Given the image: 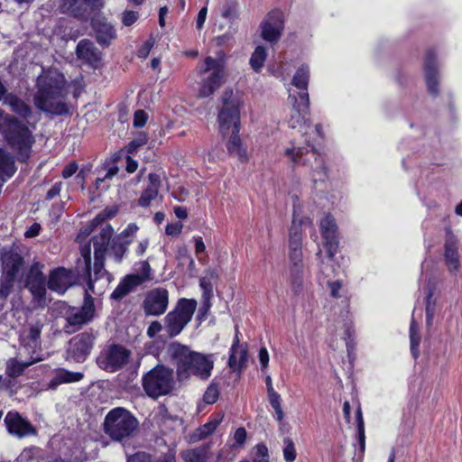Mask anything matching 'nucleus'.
Segmentation results:
<instances>
[{
  "mask_svg": "<svg viewBox=\"0 0 462 462\" xmlns=\"http://www.w3.org/2000/svg\"><path fill=\"white\" fill-rule=\"evenodd\" d=\"M143 387L148 396L159 398L171 392L174 387L172 371L164 365H156L143 376Z\"/></svg>",
  "mask_w": 462,
  "mask_h": 462,
  "instance_id": "6e6552de",
  "label": "nucleus"
},
{
  "mask_svg": "<svg viewBox=\"0 0 462 462\" xmlns=\"http://www.w3.org/2000/svg\"><path fill=\"white\" fill-rule=\"evenodd\" d=\"M230 137L226 142V148L230 155L236 157L241 162L248 161V154L245 147L243 145L238 134L229 133Z\"/></svg>",
  "mask_w": 462,
  "mask_h": 462,
  "instance_id": "c85d7f7f",
  "label": "nucleus"
},
{
  "mask_svg": "<svg viewBox=\"0 0 462 462\" xmlns=\"http://www.w3.org/2000/svg\"><path fill=\"white\" fill-rule=\"evenodd\" d=\"M223 106L219 110L217 122L223 136L229 133L238 134L240 131V100L233 91L226 90L222 95Z\"/></svg>",
  "mask_w": 462,
  "mask_h": 462,
  "instance_id": "0eeeda50",
  "label": "nucleus"
},
{
  "mask_svg": "<svg viewBox=\"0 0 462 462\" xmlns=\"http://www.w3.org/2000/svg\"><path fill=\"white\" fill-rule=\"evenodd\" d=\"M410 340H411V352L414 358L419 355V345L420 343V336L419 334V326L412 319L410 325Z\"/></svg>",
  "mask_w": 462,
  "mask_h": 462,
  "instance_id": "ea45409f",
  "label": "nucleus"
},
{
  "mask_svg": "<svg viewBox=\"0 0 462 462\" xmlns=\"http://www.w3.org/2000/svg\"><path fill=\"white\" fill-rule=\"evenodd\" d=\"M183 225L180 222L168 224L166 226L165 233L168 236H178L181 233Z\"/></svg>",
  "mask_w": 462,
  "mask_h": 462,
  "instance_id": "6e6d98bb",
  "label": "nucleus"
},
{
  "mask_svg": "<svg viewBox=\"0 0 462 462\" xmlns=\"http://www.w3.org/2000/svg\"><path fill=\"white\" fill-rule=\"evenodd\" d=\"M74 275L65 268H57L49 274L48 288L59 294H63L74 283Z\"/></svg>",
  "mask_w": 462,
  "mask_h": 462,
  "instance_id": "4be33fe9",
  "label": "nucleus"
},
{
  "mask_svg": "<svg viewBox=\"0 0 462 462\" xmlns=\"http://www.w3.org/2000/svg\"><path fill=\"white\" fill-rule=\"evenodd\" d=\"M78 171V164L76 162L69 163L62 171V177L68 179L76 173Z\"/></svg>",
  "mask_w": 462,
  "mask_h": 462,
  "instance_id": "bf43d9fd",
  "label": "nucleus"
},
{
  "mask_svg": "<svg viewBox=\"0 0 462 462\" xmlns=\"http://www.w3.org/2000/svg\"><path fill=\"white\" fill-rule=\"evenodd\" d=\"M147 121V115L143 110H137L134 116V125L135 127H143Z\"/></svg>",
  "mask_w": 462,
  "mask_h": 462,
  "instance_id": "5fc2aeb1",
  "label": "nucleus"
},
{
  "mask_svg": "<svg viewBox=\"0 0 462 462\" xmlns=\"http://www.w3.org/2000/svg\"><path fill=\"white\" fill-rule=\"evenodd\" d=\"M328 286L330 290V295L338 299L343 296L342 294V282L340 281L328 282Z\"/></svg>",
  "mask_w": 462,
  "mask_h": 462,
  "instance_id": "3c124183",
  "label": "nucleus"
},
{
  "mask_svg": "<svg viewBox=\"0 0 462 462\" xmlns=\"http://www.w3.org/2000/svg\"><path fill=\"white\" fill-rule=\"evenodd\" d=\"M151 266L147 261L134 264L135 273L126 275L111 294L115 300H121L133 291L137 286L151 279Z\"/></svg>",
  "mask_w": 462,
  "mask_h": 462,
  "instance_id": "ddd939ff",
  "label": "nucleus"
},
{
  "mask_svg": "<svg viewBox=\"0 0 462 462\" xmlns=\"http://www.w3.org/2000/svg\"><path fill=\"white\" fill-rule=\"evenodd\" d=\"M154 462H175V452L169 450L159 457Z\"/></svg>",
  "mask_w": 462,
  "mask_h": 462,
  "instance_id": "774afa93",
  "label": "nucleus"
},
{
  "mask_svg": "<svg viewBox=\"0 0 462 462\" xmlns=\"http://www.w3.org/2000/svg\"><path fill=\"white\" fill-rule=\"evenodd\" d=\"M113 229L106 226L102 229L98 236L93 239L95 263L90 265V245L88 243L80 247V258L78 260V268L82 269L88 276V288L85 292L101 294L108 282L106 272L104 269V260L106 246L110 241Z\"/></svg>",
  "mask_w": 462,
  "mask_h": 462,
  "instance_id": "f257e3e1",
  "label": "nucleus"
},
{
  "mask_svg": "<svg viewBox=\"0 0 462 462\" xmlns=\"http://www.w3.org/2000/svg\"><path fill=\"white\" fill-rule=\"evenodd\" d=\"M127 251V245L124 242L113 246V254L116 262H120Z\"/></svg>",
  "mask_w": 462,
  "mask_h": 462,
  "instance_id": "864d4df0",
  "label": "nucleus"
},
{
  "mask_svg": "<svg viewBox=\"0 0 462 462\" xmlns=\"http://www.w3.org/2000/svg\"><path fill=\"white\" fill-rule=\"evenodd\" d=\"M95 315L94 299L89 292H85L84 302L80 309L71 310L66 316L69 326H81L91 321Z\"/></svg>",
  "mask_w": 462,
  "mask_h": 462,
  "instance_id": "a211bd4d",
  "label": "nucleus"
},
{
  "mask_svg": "<svg viewBox=\"0 0 462 462\" xmlns=\"http://www.w3.org/2000/svg\"><path fill=\"white\" fill-rule=\"evenodd\" d=\"M303 148H291L286 150V154L291 157L294 163H300L301 162V156L303 154Z\"/></svg>",
  "mask_w": 462,
  "mask_h": 462,
  "instance_id": "603ef678",
  "label": "nucleus"
},
{
  "mask_svg": "<svg viewBox=\"0 0 462 462\" xmlns=\"http://www.w3.org/2000/svg\"><path fill=\"white\" fill-rule=\"evenodd\" d=\"M129 352L121 346H111L104 356H100L97 362L101 367L109 372H115L126 364Z\"/></svg>",
  "mask_w": 462,
  "mask_h": 462,
  "instance_id": "6ab92c4d",
  "label": "nucleus"
},
{
  "mask_svg": "<svg viewBox=\"0 0 462 462\" xmlns=\"http://www.w3.org/2000/svg\"><path fill=\"white\" fill-rule=\"evenodd\" d=\"M148 180L149 184L139 198V204L142 207H148L157 198L162 184L161 176L157 173H150Z\"/></svg>",
  "mask_w": 462,
  "mask_h": 462,
  "instance_id": "a878e982",
  "label": "nucleus"
},
{
  "mask_svg": "<svg viewBox=\"0 0 462 462\" xmlns=\"http://www.w3.org/2000/svg\"><path fill=\"white\" fill-rule=\"evenodd\" d=\"M208 446L203 445L183 450L180 456L185 462H207L208 459Z\"/></svg>",
  "mask_w": 462,
  "mask_h": 462,
  "instance_id": "72a5a7b5",
  "label": "nucleus"
},
{
  "mask_svg": "<svg viewBox=\"0 0 462 462\" xmlns=\"http://www.w3.org/2000/svg\"><path fill=\"white\" fill-rule=\"evenodd\" d=\"M0 133L8 144L17 152L19 160L25 161L29 158L35 141L32 132L24 124L12 116L5 114L1 109Z\"/></svg>",
  "mask_w": 462,
  "mask_h": 462,
  "instance_id": "20e7f679",
  "label": "nucleus"
},
{
  "mask_svg": "<svg viewBox=\"0 0 462 462\" xmlns=\"http://www.w3.org/2000/svg\"><path fill=\"white\" fill-rule=\"evenodd\" d=\"M94 28L97 32V40L101 44L107 45L116 37L114 27L105 20H96Z\"/></svg>",
  "mask_w": 462,
  "mask_h": 462,
  "instance_id": "c756f323",
  "label": "nucleus"
},
{
  "mask_svg": "<svg viewBox=\"0 0 462 462\" xmlns=\"http://www.w3.org/2000/svg\"><path fill=\"white\" fill-rule=\"evenodd\" d=\"M168 353L176 366L179 380L196 376L206 381L211 376L215 363L213 355L191 351L177 342L169 346Z\"/></svg>",
  "mask_w": 462,
  "mask_h": 462,
  "instance_id": "7ed1b4c3",
  "label": "nucleus"
},
{
  "mask_svg": "<svg viewBox=\"0 0 462 462\" xmlns=\"http://www.w3.org/2000/svg\"><path fill=\"white\" fill-rule=\"evenodd\" d=\"M137 17V13L134 11H126L123 14L122 22L125 26H130L135 23Z\"/></svg>",
  "mask_w": 462,
  "mask_h": 462,
  "instance_id": "4d7b16f0",
  "label": "nucleus"
},
{
  "mask_svg": "<svg viewBox=\"0 0 462 462\" xmlns=\"http://www.w3.org/2000/svg\"><path fill=\"white\" fill-rule=\"evenodd\" d=\"M221 418H216L204 424L200 428H199L194 433L193 439L195 441L201 440L210 435L217 428L219 423L221 422Z\"/></svg>",
  "mask_w": 462,
  "mask_h": 462,
  "instance_id": "4c0bfd02",
  "label": "nucleus"
},
{
  "mask_svg": "<svg viewBox=\"0 0 462 462\" xmlns=\"http://www.w3.org/2000/svg\"><path fill=\"white\" fill-rule=\"evenodd\" d=\"M169 293L163 288L150 291L143 302L144 311L148 315L159 316L163 314L168 307Z\"/></svg>",
  "mask_w": 462,
  "mask_h": 462,
  "instance_id": "f3484780",
  "label": "nucleus"
},
{
  "mask_svg": "<svg viewBox=\"0 0 462 462\" xmlns=\"http://www.w3.org/2000/svg\"><path fill=\"white\" fill-rule=\"evenodd\" d=\"M43 265L34 263L26 274L25 287L33 297V301L38 307H44L46 300V281L42 272Z\"/></svg>",
  "mask_w": 462,
  "mask_h": 462,
  "instance_id": "4468645a",
  "label": "nucleus"
},
{
  "mask_svg": "<svg viewBox=\"0 0 462 462\" xmlns=\"http://www.w3.org/2000/svg\"><path fill=\"white\" fill-rule=\"evenodd\" d=\"M137 231L138 226L135 224H129L126 228L120 233L119 239L128 245L134 237Z\"/></svg>",
  "mask_w": 462,
  "mask_h": 462,
  "instance_id": "49530a36",
  "label": "nucleus"
},
{
  "mask_svg": "<svg viewBox=\"0 0 462 462\" xmlns=\"http://www.w3.org/2000/svg\"><path fill=\"white\" fill-rule=\"evenodd\" d=\"M65 78L58 69L43 71L37 79L38 90L34 96L36 107L52 115L67 114L69 106L65 101Z\"/></svg>",
  "mask_w": 462,
  "mask_h": 462,
  "instance_id": "f03ea898",
  "label": "nucleus"
},
{
  "mask_svg": "<svg viewBox=\"0 0 462 462\" xmlns=\"http://www.w3.org/2000/svg\"><path fill=\"white\" fill-rule=\"evenodd\" d=\"M289 99L292 102L288 125L291 128H299L304 134L309 133L311 125L308 116L310 114V98L308 92H300L298 97L290 95Z\"/></svg>",
  "mask_w": 462,
  "mask_h": 462,
  "instance_id": "f8f14e48",
  "label": "nucleus"
},
{
  "mask_svg": "<svg viewBox=\"0 0 462 462\" xmlns=\"http://www.w3.org/2000/svg\"><path fill=\"white\" fill-rule=\"evenodd\" d=\"M290 272L292 290L295 293H299L302 289V268L300 269L299 273L295 271L293 273L292 268H291Z\"/></svg>",
  "mask_w": 462,
  "mask_h": 462,
  "instance_id": "8fccbe9b",
  "label": "nucleus"
},
{
  "mask_svg": "<svg viewBox=\"0 0 462 462\" xmlns=\"http://www.w3.org/2000/svg\"><path fill=\"white\" fill-rule=\"evenodd\" d=\"M259 360H260L263 369H265L268 366V363H269V354L265 347H262L260 349Z\"/></svg>",
  "mask_w": 462,
  "mask_h": 462,
  "instance_id": "e2e57ef3",
  "label": "nucleus"
},
{
  "mask_svg": "<svg viewBox=\"0 0 462 462\" xmlns=\"http://www.w3.org/2000/svg\"><path fill=\"white\" fill-rule=\"evenodd\" d=\"M218 396V388L214 384H210L204 393L203 400L207 404H213L217 401Z\"/></svg>",
  "mask_w": 462,
  "mask_h": 462,
  "instance_id": "09e8293b",
  "label": "nucleus"
},
{
  "mask_svg": "<svg viewBox=\"0 0 462 462\" xmlns=\"http://www.w3.org/2000/svg\"><path fill=\"white\" fill-rule=\"evenodd\" d=\"M162 329V326L159 321H152L148 329L147 335L149 337H154Z\"/></svg>",
  "mask_w": 462,
  "mask_h": 462,
  "instance_id": "13d9d810",
  "label": "nucleus"
},
{
  "mask_svg": "<svg viewBox=\"0 0 462 462\" xmlns=\"http://www.w3.org/2000/svg\"><path fill=\"white\" fill-rule=\"evenodd\" d=\"M94 339V336L88 332L73 337L69 343V356L77 362H83L90 354Z\"/></svg>",
  "mask_w": 462,
  "mask_h": 462,
  "instance_id": "dca6fc26",
  "label": "nucleus"
},
{
  "mask_svg": "<svg viewBox=\"0 0 462 462\" xmlns=\"http://www.w3.org/2000/svg\"><path fill=\"white\" fill-rule=\"evenodd\" d=\"M445 260L449 271H457L459 267V259L457 249V241L449 236L445 245Z\"/></svg>",
  "mask_w": 462,
  "mask_h": 462,
  "instance_id": "2f4dec72",
  "label": "nucleus"
},
{
  "mask_svg": "<svg viewBox=\"0 0 462 462\" xmlns=\"http://www.w3.org/2000/svg\"><path fill=\"white\" fill-rule=\"evenodd\" d=\"M310 70L307 66L300 67L292 79V85L301 89V92H308Z\"/></svg>",
  "mask_w": 462,
  "mask_h": 462,
  "instance_id": "c9c22d12",
  "label": "nucleus"
},
{
  "mask_svg": "<svg viewBox=\"0 0 462 462\" xmlns=\"http://www.w3.org/2000/svg\"><path fill=\"white\" fill-rule=\"evenodd\" d=\"M356 420H357V430L359 437L360 448L362 450L365 449V422L362 416V411L359 407L356 411Z\"/></svg>",
  "mask_w": 462,
  "mask_h": 462,
  "instance_id": "de8ad7c7",
  "label": "nucleus"
},
{
  "mask_svg": "<svg viewBox=\"0 0 462 462\" xmlns=\"http://www.w3.org/2000/svg\"><path fill=\"white\" fill-rule=\"evenodd\" d=\"M322 237L324 238V245L328 252V256L332 259L337 253L338 246L337 226L335 219L329 216H325L319 223Z\"/></svg>",
  "mask_w": 462,
  "mask_h": 462,
  "instance_id": "aec40b11",
  "label": "nucleus"
},
{
  "mask_svg": "<svg viewBox=\"0 0 462 462\" xmlns=\"http://www.w3.org/2000/svg\"><path fill=\"white\" fill-rule=\"evenodd\" d=\"M15 172L14 158L0 148V178L5 180Z\"/></svg>",
  "mask_w": 462,
  "mask_h": 462,
  "instance_id": "f704fd0d",
  "label": "nucleus"
},
{
  "mask_svg": "<svg viewBox=\"0 0 462 462\" xmlns=\"http://www.w3.org/2000/svg\"><path fill=\"white\" fill-rule=\"evenodd\" d=\"M1 102L9 106L13 112L23 117H27L31 114L30 107L22 99L12 93L6 92Z\"/></svg>",
  "mask_w": 462,
  "mask_h": 462,
  "instance_id": "473e14b6",
  "label": "nucleus"
},
{
  "mask_svg": "<svg viewBox=\"0 0 462 462\" xmlns=\"http://www.w3.org/2000/svg\"><path fill=\"white\" fill-rule=\"evenodd\" d=\"M260 27L262 38L270 43H276L280 40L284 29L282 12L273 10L268 13Z\"/></svg>",
  "mask_w": 462,
  "mask_h": 462,
  "instance_id": "2eb2a0df",
  "label": "nucleus"
},
{
  "mask_svg": "<svg viewBox=\"0 0 462 462\" xmlns=\"http://www.w3.org/2000/svg\"><path fill=\"white\" fill-rule=\"evenodd\" d=\"M198 71L202 77L199 96L208 97L226 80V69L224 55L219 53L217 58L207 57L203 64L199 67Z\"/></svg>",
  "mask_w": 462,
  "mask_h": 462,
  "instance_id": "423d86ee",
  "label": "nucleus"
},
{
  "mask_svg": "<svg viewBox=\"0 0 462 462\" xmlns=\"http://www.w3.org/2000/svg\"><path fill=\"white\" fill-rule=\"evenodd\" d=\"M138 427V420L129 411L121 407L111 410L104 421L105 433L118 442L134 438Z\"/></svg>",
  "mask_w": 462,
  "mask_h": 462,
  "instance_id": "39448f33",
  "label": "nucleus"
},
{
  "mask_svg": "<svg viewBox=\"0 0 462 462\" xmlns=\"http://www.w3.org/2000/svg\"><path fill=\"white\" fill-rule=\"evenodd\" d=\"M146 137L145 135H141L139 136L138 138L133 140L130 143H129V152H133L136 148L143 145L146 143Z\"/></svg>",
  "mask_w": 462,
  "mask_h": 462,
  "instance_id": "052dcab7",
  "label": "nucleus"
},
{
  "mask_svg": "<svg viewBox=\"0 0 462 462\" xmlns=\"http://www.w3.org/2000/svg\"><path fill=\"white\" fill-rule=\"evenodd\" d=\"M234 439L237 444H244L246 439V430L244 428H238L235 432Z\"/></svg>",
  "mask_w": 462,
  "mask_h": 462,
  "instance_id": "680f3d73",
  "label": "nucleus"
},
{
  "mask_svg": "<svg viewBox=\"0 0 462 462\" xmlns=\"http://www.w3.org/2000/svg\"><path fill=\"white\" fill-rule=\"evenodd\" d=\"M152 48V43L151 42H146L139 50L137 52L138 57L145 59L149 52L151 51Z\"/></svg>",
  "mask_w": 462,
  "mask_h": 462,
  "instance_id": "69168bd1",
  "label": "nucleus"
},
{
  "mask_svg": "<svg viewBox=\"0 0 462 462\" xmlns=\"http://www.w3.org/2000/svg\"><path fill=\"white\" fill-rule=\"evenodd\" d=\"M289 258L291 263V268H292V272L294 273L300 272V269L302 268V250H295L289 251Z\"/></svg>",
  "mask_w": 462,
  "mask_h": 462,
  "instance_id": "a18cd8bd",
  "label": "nucleus"
},
{
  "mask_svg": "<svg viewBox=\"0 0 462 462\" xmlns=\"http://www.w3.org/2000/svg\"><path fill=\"white\" fill-rule=\"evenodd\" d=\"M77 55L89 64H95L100 60V52L94 43L88 40H82L77 46Z\"/></svg>",
  "mask_w": 462,
  "mask_h": 462,
  "instance_id": "bb28decb",
  "label": "nucleus"
},
{
  "mask_svg": "<svg viewBox=\"0 0 462 462\" xmlns=\"http://www.w3.org/2000/svg\"><path fill=\"white\" fill-rule=\"evenodd\" d=\"M268 401L272 408L275 411L277 420L282 421L284 418V413L282 409V398L281 395L275 391L267 393Z\"/></svg>",
  "mask_w": 462,
  "mask_h": 462,
  "instance_id": "a19ab883",
  "label": "nucleus"
},
{
  "mask_svg": "<svg viewBox=\"0 0 462 462\" xmlns=\"http://www.w3.org/2000/svg\"><path fill=\"white\" fill-rule=\"evenodd\" d=\"M246 361L247 352L244 347L239 346V340L237 337H236V340L230 349L228 365L233 371H236L244 366Z\"/></svg>",
  "mask_w": 462,
  "mask_h": 462,
  "instance_id": "cd10ccee",
  "label": "nucleus"
},
{
  "mask_svg": "<svg viewBox=\"0 0 462 462\" xmlns=\"http://www.w3.org/2000/svg\"><path fill=\"white\" fill-rule=\"evenodd\" d=\"M253 462H269V451L266 445L257 444L252 451Z\"/></svg>",
  "mask_w": 462,
  "mask_h": 462,
  "instance_id": "37998d69",
  "label": "nucleus"
},
{
  "mask_svg": "<svg viewBox=\"0 0 462 462\" xmlns=\"http://www.w3.org/2000/svg\"><path fill=\"white\" fill-rule=\"evenodd\" d=\"M197 309V301L190 299H180L175 308L164 318V328L171 337L179 335L191 320Z\"/></svg>",
  "mask_w": 462,
  "mask_h": 462,
  "instance_id": "1a4fd4ad",
  "label": "nucleus"
},
{
  "mask_svg": "<svg viewBox=\"0 0 462 462\" xmlns=\"http://www.w3.org/2000/svg\"><path fill=\"white\" fill-rule=\"evenodd\" d=\"M149 245V240L148 239H143L141 240L138 245H136V248L134 250L136 255L141 256L143 255Z\"/></svg>",
  "mask_w": 462,
  "mask_h": 462,
  "instance_id": "338daca9",
  "label": "nucleus"
},
{
  "mask_svg": "<svg viewBox=\"0 0 462 462\" xmlns=\"http://www.w3.org/2000/svg\"><path fill=\"white\" fill-rule=\"evenodd\" d=\"M28 361H19L16 358H11L6 362L5 374L12 378L20 376L25 368L40 362L45 358L44 356H28Z\"/></svg>",
  "mask_w": 462,
  "mask_h": 462,
  "instance_id": "393cba45",
  "label": "nucleus"
},
{
  "mask_svg": "<svg viewBox=\"0 0 462 462\" xmlns=\"http://www.w3.org/2000/svg\"><path fill=\"white\" fill-rule=\"evenodd\" d=\"M425 78L429 91L432 95H437L438 89V71L436 64V57L433 52L430 51L425 60Z\"/></svg>",
  "mask_w": 462,
  "mask_h": 462,
  "instance_id": "b1692460",
  "label": "nucleus"
},
{
  "mask_svg": "<svg viewBox=\"0 0 462 462\" xmlns=\"http://www.w3.org/2000/svg\"><path fill=\"white\" fill-rule=\"evenodd\" d=\"M116 214V209L106 208L100 212L91 222L89 229L86 230L87 235H89L94 227L97 226L105 220L113 217Z\"/></svg>",
  "mask_w": 462,
  "mask_h": 462,
  "instance_id": "79ce46f5",
  "label": "nucleus"
},
{
  "mask_svg": "<svg viewBox=\"0 0 462 462\" xmlns=\"http://www.w3.org/2000/svg\"><path fill=\"white\" fill-rule=\"evenodd\" d=\"M41 226L38 223L32 224L28 230L24 233V236L28 238L35 237L40 234Z\"/></svg>",
  "mask_w": 462,
  "mask_h": 462,
  "instance_id": "0e129e2a",
  "label": "nucleus"
},
{
  "mask_svg": "<svg viewBox=\"0 0 462 462\" xmlns=\"http://www.w3.org/2000/svg\"><path fill=\"white\" fill-rule=\"evenodd\" d=\"M83 378V374L79 372H69L65 369L56 371L55 377L49 383L50 389H56L61 383H69L79 382Z\"/></svg>",
  "mask_w": 462,
  "mask_h": 462,
  "instance_id": "7c9ffc66",
  "label": "nucleus"
},
{
  "mask_svg": "<svg viewBox=\"0 0 462 462\" xmlns=\"http://www.w3.org/2000/svg\"><path fill=\"white\" fill-rule=\"evenodd\" d=\"M61 8L64 12L72 13L75 15L79 14L91 0H61Z\"/></svg>",
  "mask_w": 462,
  "mask_h": 462,
  "instance_id": "58836bf2",
  "label": "nucleus"
},
{
  "mask_svg": "<svg viewBox=\"0 0 462 462\" xmlns=\"http://www.w3.org/2000/svg\"><path fill=\"white\" fill-rule=\"evenodd\" d=\"M266 50L263 46H257L251 55L249 63L252 69L258 72L263 67L266 60Z\"/></svg>",
  "mask_w": 462,
  "mask_h": 462,
  "instance_id": "e433bc0d",
  "label": "nucleus"
},
{
  "mask_svg": "<svg viewBox=\"0 0 462 462\" xmlns=\"http://www.w3.org/2000/svg\"><path fill=\"white\" fill-rule=\"evenodd\" d=\"M43 322L40 319H30L19 334L20 356H42L41 354V333Z\"/></svg>",
  "mask_w": 462,
  "mask_h": 462,
  "instance_id": "9b49d317",
  "label": "nucleus"
},
{
  "mask_svg": "<svg viewBox=\"0 0 462 462\" xmlns=\"http://www.w3.org/2000/svg\"><path fill=\"white\" fill-rule=\"evenodd\" d=\"M3 273L0 278V297L7 298L13 291L15 278L23 265V257L12 250L1 252Z\"/></svg>",
  "mask_w": 462,
  "mask_h": 462,
  "instance_id": "9d476101",
  "label": "nucleus"
},
{
  "mask_svg": "<svg viewBox=\"0 0 462 462\" xmlns=\"http://www.w3.org/2000/svg\"><path fill=\"white\" fill-rule=\"evenodd\" d=\"M302 226H312V220L308 217L299 218L294 213L289 233V251L302 250Z\"/></svg>",
  "mask_w": 462,
  "mask_h": 462,
  "instance_id": "5701e85b",
  "label": "nucleus"
},
{
  "mask_svg": "<svg viewBox=\"0 0 462 462\" xmlns=\"http://www.w3.org/2000/svg\"><path fill=\"white\" fill-rule=\"evenodd\" d=\"M283 444H284V446H283L282 453H283L284 460L286 462H293L296 459L297 453H296L295 445H294L292 439L290 438H285L283 439Z\"/></svg>",
  "mask_w": 462,
  "mask_h": 462,
  "instance_id": "c03bdc74",
  "label": "nucleus"
},
{
  "mask_svg": "<svg viewBox=\"0 0 462 462\" xmlns=\"http://www.w3.org/2000/svg\"><path fill=\"white\" fill-rule=\"evenodd\" d=\"M5 423L10 434L15 435L18 438H23L36 433L32 425L17 412L9 411L5 418Z\"/></svg>",
  "mask_w": 462,
  "mask_h": 462,
  "instance_id": "412c9836",
  "label": "nucleus"
}]
</instances>
